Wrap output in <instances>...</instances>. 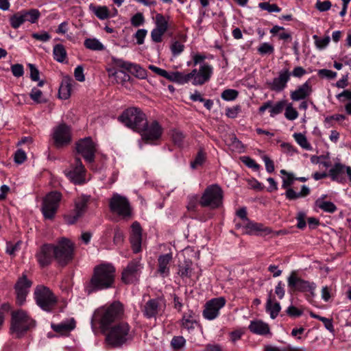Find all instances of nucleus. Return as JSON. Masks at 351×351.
Masks as SVG:
<instances>
[{
	"label": "nucleus",
	"instance_id": "3",
	"mask_svg": "<svg viewBox=\"0 0 351 351\" xmlns=\"http://www.w3.org/2000/svg\"><path fill=\"white\" fill-rule=\"evenodd\" d=\"M35 326V321L23 310L13 311L11 315L10 332L15 338L22 337Z\"/></svg>",
	"mask_w": 351,
	"mask_h": 351
},
{
	"label": "nucleus",
	"instance_id": "41",
	"mask_svg": "<svg viewBox=\"0 0 351 351\" xmlns=\"http://www.w3.org/2000/svg\"><path fill=\"white\" fill-rule=\"evenodd\" d=\"M191 262L185 261L182 265L179 266L178 275L182 278H191L192 272Z\"/></svg>",
	"mask_w": 351,
	"mask_h": 351
},
{
	"label": "nucleus",
	"instance_id": "5",
	"mask_svg": "<svg viewBox=\"0 0 351 351\" xmlns=\"http://www.w3.org/2000/svg\"><path fill=\"white\" fill-rule=\"evenodd\" d=\"M146 119V114L141 108L136 107L125 109L118 117L121 123L136 132L143 128V124L145 123Z\"/></svg>",
	"mask_w": 351,
	"mask_h": 351
},
{
	"label": "nucleus",
	"instance_id": "63",
	"mask_svg": "<svg viewBox=\"0 0 351 351\" xmlns=\"http://www.w3.org/2000/svg\"><path fill=\"white\" fill-rule=\"evenodd\" d=\"M318 75L322 78L331 80L335 78L337 73L332 70L323 69L318 71Z\"/></svg>",
	"mask_w": 351,
	"mask_h": 351
},
{
	"label": "nucleus",
	"instance_id": "10",
	"mask_svg": "<svg viewBox=\"0 0 351 351\" xmlns=\"http://www.w3.org/2000/svg\"><path fill=\"white\" fill-rule=\"evenodd\" d=\"M34 298L38 306L47 312L51 311L57 303L56 297L45 286H38L36 288Z\"/></svg>",
	"mask_w": 351,
	"mask_h": 351
},
{
	"label": "nucleus",
	"instance_id": "48",
	"mask_svg": "<svg viewBox=\"0 0 351 351\" xmlns=\"http://www.w3.org/2000/svg\"><path fill=\"white\" fill-rule=\"evenodd\" d=\"M258 8L262 10H266L269 13L280 12L281 11V8L277 4H271L269 2L259 3Z\"/></svg>",
	"mask_w": 351,
	"mask_h": 351
},
{
	"label": "nucleus",
	"instance_id": "30",
	"mask_svg": "<svg viewBox=\"0 0 351 351\" xmlns=\"http://www.w3.org/2000/svg\"><path fill=\"white\" fill-rule=\"evenodd\" d=\"M156 74L165 77V79L180 84V71L167 72L166 70L157 67L154 65L150 64L148 67Z\"/></svg>",
	"mask_w": 351,
	"mask_h": 351
},
{
	"label": "nucleus",
	"instance_id": "37",
	"mask_svg": "<svg viewBox=\"0 0 351 351\" xmlns=\"http://www.w3.org/2000/svg\"><path fill=\"white\" fill-rule=\"evenodd\" d=\"M169 16H164L160 13H158L155 16L156 28L167 32L169 28Z\"/></svg>",
	"mask_w": 351,
	"mask_h": 351
},
{
	"label": "nucleus",
	"instance_id": "27",
	"mask_svg": "<svg viewBox=\"0 0 351 351\" xmlns=\"http://www.w3.org/2000/svg\"><path fill=\"white\" fill-rule=\"evenodd\" d=\"M243 226L245 229V233L248 234L258 235L264 234L267 235L271 232L270 228L265 226L263 224L250 221V219Z\"/></svg>",
	"mask_w": 351,
	"mask_h": 351
},
{
	"label": "nucleus",
	"instance_id": "31",
	"mask_svg": "<svg viewBox=\"0 0 351 351\" xmlns=\"http://www.w3.org/2000/svg\"><path fill=\"white\" fill-rule=\"evenodd\" d=\"M248 328L252 333L259 335H265L270 332L269 325L262 320L251 321Z\"/></svg>",
	"mask_w": 351,
	"mask_h": 351
},
{
	"label": "nucleus",
	"instance_id": "62",
	"mask_svg": "<svg viewBox=\"0 0 351 351\" xmlns=\"http://www.w3.org/2000/svg\"><path fill=\"white\" fill-rule=\"evenodd\" d=\"M295 219L297 220V228L303 230L306 226L305 213L303 211L298 212Z\"/></svg>",
	"mask_w": 351,
	"mask_h": 351
},
{
	"label": "nucleus",
	"instance_id": "56",
	"mask_svg": "<svg viewBox=\"0 0 351 351\" xmlns=\"http://www.w3.org/2000/svg\"><path fill=\"white\" fill-rule=\"evenodd\" d=\"M172 54L174 56L180 55L184 49V45L179 41H173L170 47Z\"/></svg>",
	"mask_w": 351,
	"mask_h": 351
},
{
	"label": "nucleus",
	"instance_id": "17",
	"mask_svg": "<svg viewBox=\"0 0 351 351\" xmlns=\"http://www.w3.org/2000/svg\"><path fill=\"white\" fill-rule=\"evenodd\" d=\"M226 303V300L223 297L213 298L208 300L204 306L202 312L203 317L208 320H213L219 315V311Z\"/></svg>",
	"mask_w": 351,
	"mask_h": 351
},
{
	"label": "nucleus",
	"instance_id": "2",
	"mask_svg": "<svg viewBox=\"0 0 351 351\" xmlns=\"http://www.w3.org/2000/svg\"><path fill=\"white\" fill-rule=\"evenodd\" d=\"M124 309L119 301L113 302L109 305L97 308L93 315L92 324H99L103 331L109 329L110 326L120 319L123 315Z\"/></svg>",
	"mask_w": 351,
	"mask_h": 351
},
{
	"label": "nucleus",
	"instance_id": "11",
	"mask_svg": "<svg viewBox=\"0 0 351 351\" xmlns=\"http://www.w3.org/2000/svg\"><path fill=\"white\" fill-rule=\"evenodd\" d=\"M61 199L62 194L57 191H51L45 196L41 209L45 219H52L54 217Z\"/></svg>",
	"mask_w": 351,
	"mask_h": 351
},
{
	"label": "nucleus",
	"instance_id": "51",
	"mask_svg": "<svg viewBox=\"0 0 351 351\" xmlns=\"http://www.w3.org/2000/svg\"><path fill=\"white\" fill-rule=\"evenodd\" d=\"M30 98L37 104L45 102V99L43 97V92L37 88H33L29 94Z\"/></svg>",
	"mask_w": 351,
	"mask_h": 351
},
{
	"label": "nucleus",
	"instance_id": "14",
	"mask_svg": "<svg viewBox=\"0 0 351 351\" xmlns=\"http://www.w3.org/2000/svg\"><path fill=\"white\" fill-rule=\"evenodd\" d=\"M111 212L123 217L131 215V207L128 199L117 193L114 194L109 201Z\"/></svg>",
	"mask_w": 351,
	"mask_h": 351
},
{
	"label": "nucleus",
	"instance_id": "55",
	"mask_svg": "<svg viewBox=\"0 0 351 351\" xmlns=\"http://www.w3.org/2000/svg\"><path fill=\"white\" fill-rule=\"evenodd\" d=\"M261 55L271 54L274 51V47L268 43H262L257 49Z\"/></svg>",
	"mask_w": 351,
	"mask_h": 351
},
{
	"label": "nucleus",
	"instance_id": "9",
	"mask_svg": "<svg viewBox=\"0 0 351 351\" xmlns=\"http://www.w3.org/2000/svg\"><path fill=\"white\" fill-rule=\"evenodd\" d=\"M143 128L139 130L138 133L141 136V138L145 143H154L160 139L163 134V128L157 120L147 121L143 124Z\"/></svg>",
	"mask_w": 351,
	"mask_h": 351
},
{
	"label": "nucleus",
	"instance_id": "42",
	"mask_svg": "<svg viewBox=\"0 0 351 351\" xmlns=\"http://www.w3.org/2000/svg\"><path fill=\"white\" fill-rule=\"evenodd\" d=\"M280 173L284 176V177H282V188L284 189L290 188L295 180L293 174L292 173L287 172L285 169L280 170Z\"/></svg>",
	"mask_w": 351,
	"mask_h": 351
},
{
	"label": "nucleus",
	"instance_id": "16",
	"mask_svg": "<svg viewBox=\"0 0 351 351\" xmlns=\"http://www.w3.org/2000/svg\"><path fill=\"white\" fill-rule=\"evenodd\" d=\"M76 150L87 162L92 163L94 162L96 146L91 138L87 137L80 140L76 143Z\"/></svg>",
	"mask_w": 351,
	"mask_h": 351
},
{
	"label": "nucleus",
	"instance_id": "8",
	"mask_svg": "<svg viewBox=\"0 0 351 351\" xmlns=\"http://www.w3.org/2000/svg\"><path fill=\"white\" fill-rule=\"evenodd\" d=\"M54 259L61 266L68 265L73 258L74 245L68 239L62 237L53 245Z\"/></svg>",
	"mask_w": 351,
	"mask_h": 351
},
{
	"label": "nucleus",
	"instance_id": "34",
	"mask_svg": "<svg viewBox=\"0 0 351 351\" xmlns=\"http://www.w3.org/2000/svg\"><path fill=\"white\" fill-rule=\"evenodd\" d=\"M75 327V322L73 319L69 321L62 322L58 324H52L51 328L53 330L61 334L68 333Z\"/></svg>",
	"mask_w": 351,
	"mask_h": 351
},
{
	"label": "nucleus",
	"instance_id": "28",
	"mask_svg": "<svg viewBox=\"0 0 351 351\" xmlns=\"http://www.w3.org/2000/svg\"><path fill=\"white\" fill-rule=\"evenodd\" d=\"M173 259L172 254H161L158 258V272L162 277H167L170 274L169 264Z\"/></svg>",
	"mask_w": 351,
	"mask_h": 351
},
{
	"label": "nucleus",
	"instance_id": "54",
	"mask_svg": "<svg viewBox=\"0 0 351 351\" xmlns=\"http://www.w3.org/2000/svg\"><path fill=\"white\" fill-rule=\"evenodd\" d=\"M285 117L290 121L296 119L298 117V111L289 104L285 108Z\"/></svg>",
	"mask_w": 351,
	"mask_h": 351
},
{
	"label": "nucleus",
	"instance_id": "18",
	"mask_svg": "<svg viewBox=\"0 0 351 351\" xmlns=\"http://www.w3.org/2000/svg\"><path fill=\"white\" fill-rule=\"evenodd\" d=\"M64 172L66 177L75 184H81L85 181L86 169L79 158H75L70 169Z\"/></svg>",
	"mask_w": 351,
	"mask_h": 351
},
{
	"label": "nucleus",
	"instance_id": "32",
	"mask_svg": "<svg viewBox=\"0 0 351 351\" xmlns=\"http://www.w3.org/2000/svg\"><path fill=\"white\" fill-rule=\"evenodd\" d=\"M74 81L69 77H64L59 88V96L62 99H68L71 95L72 85Z\"/></svg>",
	"mask_w": 351,
	"mask_h": 351
},
{
	"label": "nucleus",
	"instance_id": "47",
	"mask_svg": "<svg viewBox=\"0 0 351 351\" xmlns=\"http://www.w3.org/2000/svg\"><path fill=\"white\" fill-rule=\"evenodd\" d=\"M285 106V100H280L274 106L271 104V108L269 110L270 116L271 117H274L276 115L280 114L283 111Z\"/></svg>",
	"mask_w": 351,
	"mask_h": 351
},
{
	"label": "nucleus",
	"instance_id": "33",
	"mask_svg": "<svg viewBox=\"0 0 351 351\" xmlns=\"http://www.w3.org/2000/svg\"><path fill=\"white\" fill-rule=\"evenodd\" d=\"M281 310L280 304L276 302L274 298H272L271 293L269 294L265 304V311L270 315L271 319H275L278 315Z\"/></svg>",
	"mask_w": 351,
	"mask_h": 351
},
{
	"label": "nucleus",
	"instance_id": "64",
	"mask_svg": "<svg viewBox=\"0 0 351 351\" xmlns=\"http://www.w3.org/2000/svg\"><path fill=\"white\" fill-rule=\"evenodd\" d=\"M123 233L119 228H116L114 231L113 243L115 245H119L123 242Z\"/></svg>",
	"mask_w": 351,
	"mask_h": 351
},
{
	"label": "nucleus",
	"instance_id": "52",
	"mask_svg": "<svg viewBox=\"0 0 351 351\" xmlns=\"http://www.w3.org/2000/svg\"><path fill=\"white\" fill-rule=\"evenodd\" d=\"M239 95V92L234 89H226L221 95V97L225 101H233Z\"/></svg>",
	"mask_w": 351,
	"mask_h": 351
},
{
	"label": "nucleus",
	"instance_id": "46",
	"mask_svg": "<svg viewBox=\"0 0 351 351\" xmlns=\"http://www.w3.org/2000/svg\"><path fill=\"white\" fill-rule=\"evenodd\" d=\"M130 243L134 253H138L141 250L142 235H130Z\"/></svg>",
	"mask_w": 351,
	"mask_h": 351
},
{
	"label": "nucleus",
	"instance_id": "25",
	"mask_svg": "<svg viewBox=\"0 0 351 351\" xmlns=\"http://www.w3.org/2000/svg\"><path fill=\"white\" fill-rule=\"evenodd\" d=\"M36 258L43 267L50 265L54 259V250L53 244H44L36 254Z\"/></svg>",
	"mask_w": 351,
	"mask_h": 351
},
{
	"label": "nucleus",
	"instance_id": "58",
	"mask_svg": "<svg viewBox=\"0 0 351 351\" xmlns=\"http://www.w3.org/2000/svg\"><path fill=\"white\" fill-rule=\"evenodd\" d=\"M241 161L249 168L254 171H258L260 169V165L256 161L249 156H243Z\"/></svg>",
	"mask_w": 351,
	"mask_h": 351
},
{
	"label": "nucleus",
	"instance_id": "7",
	"mask_svg": "<svg viewBox=\"0 0 351 351\" xmlns=\"http://www.w3.org/2000/svg\"><path fill=\"white\" fill-rule=\"evenodd\" d=\"M223 192L217 184L208 186L200 197L199 204L202 207L216 209L223 204Z\"/></svg>",
	"mask_w": 351,
	"mask_h": 351
},
{
	"label": "nucleus",
	"instance_id": "43",
	"mask_svg": "<svg viewBox=\"0 0 351 351\" xmlns=\"http://www.w3.org/2000/svg\"><path fill=\"white\" fill-rule=\"evenodd\" d=\"M293 138L297 142V143L303 149L306 150H311L312 147L311 144L308 142L306 137L304 134L302 133H295L293 135Z\"/></svg>",
	"mask_w": 351,
	"mask_h": 351
},
{
	"label": "nucleus",
	"instance_id": "22",
	"mask_svg": "<svg viewBox=\"0 0 351 351\" xmlns=\"http://www.w3.org/2000/svg\"><path fill=\"white\" fill-rule=\"evenodd\" d=\"M178 324L181 331L186 330L188 333L192 334L199 325L198 315L193 310L189 309L183 313Z\"/></svg>",
	"mask_w": 351,
	"mask_h": 351
},
{
	"label": "nucleus",
	"instance_id": "57",
	"mask_svg": "<svg viewBox=\"0 0 351 351\" xmlns=\"http://www.w3.org/2000/svg\"><path fill=\"white\" fill-rule=\"evenodd\" d=\"M130 21L132 26L139 27L144 24L145 17L141 12H138L131 18Z\"/></svg>",
	"mask_w": 351,
	"mask_h": 351
},
{
	"label": "nucleus",
	"instance_id": "49",
	"mask_svg": "<svg viewBox=\"0 0 351 351\" xmlns=\"http://www.w3.org/2000/svg\"><path fill=\"white\" fill-rule=\"evenodd\" d=\"M313 38L315 40V45L316 47L319 50L326 48L328 45L330 40V38L328 36L320 38L318 37V36L314 35L313 36Z\"/></svg>",
	"mask_w": 351,
	"mask_h": 351
},
{
	"label": "nucleus",
	"instance_id": "29",
	"mask_svg": "<svg viewBox=\"0 0 351 351\" xmlns=\"http://www.w3.org/2000/svg\"><path fill=\"white\" fill-rule=\"evenodd\" d=\"M345 173L346 165L340 162L335 163L328 171V176L331 180L340 184H344L346 182Z\"/></svg>",
	"mask_w": 351,
	"mask_h": 351
},
{
	"label": "nucleus",
	"instance_id": "45",
	"mask_svg": "<svg viewBox=\"0 0 351 351\" xmlns=\"http://www.w3.org/2000/svg\"><path fill=\"white\" fill-rule=\"evenodd\" d=\"M93 11L100 20H105L110 17L109 10L106 6L93 7Z\"/></svg>",
	"mask_w": 351,
	"mask_h": 351
},
{
	"label": "nucleus",
	"instance_id": "53",
	"mask_svg": "<svg viewBox=\"0 0 351 351\" xmlns=\"http://www.w3.org/2000/svg\"><path fill=\"white\" fill-rule=\"evenodd\" d=\"M186 344V340L182 336H175L171 341V346L174 350H179Z\"/></svg>",
	"mask_w": 351,
	"mask_h": 351
},
{
	"label": "nucleus",
	"instance_id": "12",
	"mask_svg": "<svg viewBox=\"0 0 351 351\" xmlns=\"http://www.w3.org/2000/svg\"><path fill=\"white\" fill-rule=\"evenodd\" d=\"M288 287L293 291L309 292L311 295L315 296L316 284L299 278L295 271H292L287 278Z\"/></svg>",
	"mask_w": 351,
	"mask_h": 351
},
{
	"label": "nucleus",
	"instance_id": "21",
	"mask_svg": "<svg viewBox=\"0 0 351 351\" xmlns=\"http://www.w3.org/2000/svg\"><path fill=\"white\" fill-rule=\"evenodd\" d=\"M54 145L60 147L69 144L71 140V129L64 123L54 128L53 133Z\"/></svg>",
	"mask_w": 351,
	"mask_h": 351
},
{
	"label": "nucleus",
	"instance_id": "36",
	"mask_svg": "<svg viewBox=\"0 0 351 351\" xmlns=\"http://www.w3.org/2000/svg\"><path fill=\"white\" fill-rule=\"evenodd\" d=\"M53 56L55 60L58 62H63L67 56L65 47L62 44H57L53 47Z\"/></svg>",
	"mask_w": 351,
	"mask_h": 351
},
{
	"label": "nucleus",
	"instance_id": "20",
	"mask_svg": "<svg viewBox=\"0 0 351 351\" xmlns=\"http://www.w3.org/2000/svg\"><path fill=\"white\" fill-rule=\"evenodd\" d=\"M112 62L116 67L125 70L138 78L145 79L147 77L146 70L139 64L114 58H112Z\"/></svg>",
	"mask_w": 351,
	"mask_h": 351
},
{
	"label": "nucleus",
	"instance_id": "38",
	"mask_svg": "<svg viewBox=\"0 0 351 351\" xmlns=\"http://www.w3.org/2000/svg\"><path fill=\"white\" fill-rule=\"evenodd\" d=\"M84 45L86 48L93 51H102L104 49L103 44L96 38H86Z\"/></svg>",
	"mask_w": 351,
	"mask_h": 351
},
{
	"label": "nucleus",
	"instance_id": "35",
	"mask_svg": "<svg viewBox=\"0 0 351 351\" xmlns=\"http://www.w3.org/2000/svg\"><path fill=\"white\" fill-rule=\"evenodd\" d=\"M315 206L328 213H334L337 210V206L333 202L324 201L323 198L317 199L315 202Z\"/></svg>",
	"mask_w": 351,
	"mask_h": 351
},
{
	"label": "nucleus",
	"instance_id": "15",
	"mask_svg": "<svg viewBox=\"0 0 351 351\" xmlns=\"http://www.w3.org/2000/svg\"><path fill=\"white\" fill-rule=\"evenodd\" d=\"M143 265L139 259L130 261L123 270L121 280L125 284H132L139 280Z\"/></svg>",
	"mask_w": 351,
	"mask_h": 351
},
{
	"label": "nucleus",
	"instance_id": "6",
	"mask_svg": "<svg viewBox=\"0 0 351 351\" xmlns=\"http://www.w3.org/2000/svg\"><path fill=\"white\" fill-rule=\"evenodd\" d=\"M213 73V68L208 64L200 66L199 70L193 69L189 73L181 72L180 84H184L191 81L194 86H202L208 82Z\"/></svg>",
	"mask_w": 351,
	"mask_h": 351
},
{
	"label": "nucleus",
	"instance_id": "60",
	"mask_svg": "<svg viewBox=\"0 0 351 351\" xmlns=\"http://www.w3.org/2000/svg\"><path fill=\"white\" fill-rule=\"evenodd\" d=\"M165 31H163L160 29L154 28L151 32V38L152 40L154 43H160L162 40V36L165 33Z\"/></svg>",
	"mask_w": 351,
	"mask_h": 351
},
{
	"label": "nucleus",
	"instance_id": "4",
	"mask_svg": "<svg viewBox=\"0 0 351 351\" xmlns=\"http://www.w3.org/2000/svg\"><path fill=\"white\" fill-rule=\"evenodd\" d=\"M106 336V343L112 348H119L132 339L130 327L126 322H119L109 328Z\"/></svg>",
	"mask_w": 351,
	"mask_h": 351
},
{
	"label": "nucleus",
	"instance_id": "61",
	"mask_svg": "<svg viewBox=\"0 0 351 351\" xmlns=\"http://www.w3.org/2000/svg\"><path fill=\"white\" fill-rule=\"evenodd\" d=\"M32 37L43 43L49 41L51 38V35L45 31L33 33Z\"/></svg>",
	"mask_w": 351,
	"mask_h": 351
},
{
	"label": "nucleus",
	"instance_id": "59",
	"mask_svg": "<svg viewBox=\"0 0 351 351\" xmlns=\"http://www.w3.org/2000/svg\"><path fill=\"white\" fill-rule=\"evenodd\" d=\"M107 72L109 78L112 79L113 83L120 84L119 79L121 78V71L112 67L107 69Z\"/></svg>",
	"mask_w": 351,
	"mask_h": 351
},
{
	"label": "nucleus",
	"instance_id": "26",
	"mask_svg": "<svg viewBox=\"0 0 351 351\" xmlns=\"http://www.w3.org/2000/svg\"><path fill=\"white\" fill-rule=\"evenodd\" d=\"M312 93L313 88L309 79L302 84L298 86L295 90L291 91L290 93V97L291 100L298 101L308 98Z\"/></svg>",
	"mask_w": 351,
	"mask_h": 351
},
{
	"label": "nucleus",
	"instance_id": "40",
	"mask_svg": "<svg viewBox=\"0 0 351 351\" xmlns=\"http://www.w3.org/2000/svg\"><path fill=\"white\" fill-rule=\"evenodd\" d=\"M171 136L176 145L179 147L183 145L185 136L182 131L178 129H173L171 130Z\"/></svg>",
	"mask_w": 351,
	"mask_h": 351
},
{
	"label": "nucleus",
	"instance_id": "24",
	"mask_svg": "<svg viewBox=\"0 0 351 351\" xmlns=\"http://www.w3.org/2000/svg\"><path fill=\"white\" fill-rule=\"evenodd\" d=\"M90 199V195H82L75 199L73 215H68L66 217L67 223L73 224L77 221L86 211L87 205Z\"/></svg>",
	"mask_w": 351,
	"mask_h": 351
},
{
	"label": "nucleus",
	"instance_id": "44",
	"mask_svg": "<svg viewBox=\"0 0 351 351\" xmlns=\"http://www.w3.org/2000/svg\"><path fill=\"white\" fill-rule=\"evenodd\" d=\"M25 22V19L21 11L15 13L10 19V25L14 29L19 28Z\"/></svg>",
	"mask_w": 351,
	"mask_h": 351
},
{
	"label": "nucleus",
	"instance_id": "39",
	"mask_svg": "<svg viewBox=\"0 0 351 351\" xmlns=\"http://www.w3.org/2000/svg\"><path fill=\"white\" fill-rule=\"evenodd\" d=\"M25 19V21H29L32 23H36L39 19L40 14L37 9H31L29 10H21Z\"/></svg>",
	"mask_w": 351,
	"mask_h": 351
},
{
	"label": "nucleus",
	"instance_id": "1",
	"mask_svg": "<svg viewBox=\"0 0 351 351\" xmlns=\"http://www.w3.org/2000/svg\"><path fill=\"white\" fill-rule=\"evenodd\" d=\"M115 268L110 263H102L95 267L90 279L85 284L84 291L90 295L94 292L113 287Z\"/></svg>",
	"mask_w": 351,
	"mask_h": 351
},
{
	"label": "nucleus",
	"instance_id": "19",
	"mask_svg": "<svg viewBox=\"0 0 351 351\" xmlns=\"http://www.w3.org/2000/svg\"><path fill=\"white\" fill-rule=\"evenodd\" d=\"M32 285V282L27 279L26 274H23L22 276L19 278L14 285L17 304L21 306L25 303Z\"/></svg>",
	"mask_w": 351,
	"mask_h": 351
},
{
	"label": "nucleus",
	"instance_id": "50",
	"mask_svg": "<svg viewBox=\"0 0 351 351\" xmlns=\"http://www.w3.org/2000/svg\"><path fill=\"white\" fill-rule=\"evenodd\" d=\"M206 159V155L205 153L202 150H199L194 160L191 161V167L192 169H196L198 167L202 165L205 161Z\"/></svg>",
	"mask_w": 351,
	"mask_h": 351
},
{
	"label": "nucleus",
	"instance_id": "23",
	"mask_svg": "<svg viewBox=\"0 0 351 351\" xmlns=\"http://www.w3.org/2000/svg\"><path fill=\"white\" fill-rule=\"evenodd\" d=\"M291 73L289 69H283L278 73V75L274 77L271 82H267L269 88L276 93L281 92L287 86Z\"/></svg>",
	"mask_w": 351,
	"mask_h": 351
},
{
	"label": "nucleus",
	"instance_id": "13",
	"mask_svg": "<svg viewBox=\"0 0 351 351\" xmlns=\"http://www.w3.org/2000/svg\"><path fill=\"white\" fill-rule=\"evenodd\" d=\"M166 304L160 298L149 300L142 307V313L147 319H156L165 312Z\"/></svg>",
	"mask_w": 351,
	"mask_h": 351
}]
</instances>
